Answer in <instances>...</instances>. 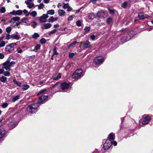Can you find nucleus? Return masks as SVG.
Wrapping results in <instances>:
<instances>
[{"label": "nucleus", "mask_w": 153, "mask_h": 153, "mask_svg": "<svg viewBox=\"0 0 153 153\" xmlns=\"http://www.w3.org/2000/svg\"><path fill=\"white\" fill-rule=\"evenodd\" d=\"M8 104L7 103L4 102L2 103V107L3 108H5L7 107Z\"/></svg>", "instance_id": "obj_46"}, {"label": "nucleus", "mask_w": 153, "mask_h": 153, "mask_svg": "<svg viewBox=\"0 0 153 153\" xmlns=\"http://www.w3.org/2000/svg\"><path fill=\"white\" fill-rule=\"evenodd\" d=\"M17 52L19 53H21L23 51L22 50H21V48L19 47L17 48Z\"/></svg>", "instance_id": "obj_54"}, {"label": "nucleus", "mask_w": 153, "mask_h": 153, "mask_svg": "<svg viewBox=\"0 0 153 153\" xmlns=\"http://www.w3.org/2000/svg\"><path fill=\"white\" fill-rule=\"evenodd\" d=\"M134 35V32L133 31H131L129 33L128 35V37H131V38L133 37Z\"/></svg>", "instance_id": "obj_45"}, {"label": "nucleus", "mask_w": 153, "mask_h": 153, "mask_svg": "<svg viewBox=\"0 0 153 153\" xmlns=\"http://www.w3.org/2000/svg\"><path fill=\"white\" fill-rule=\"evenodd\" d=\"M46 40L45 38H42L40 40V42L42 44H44L46 42Z\"/></svg>", "instance_id": "obj_36"}, {"label": "nucleus", "mask_w": 153, "mask_h": 153, "mask_svg": "<svg viewBox=\"0 0 153 153\" xmlns=\"http://www.w3.org/2000/svg\"><path fill=\"white\" fill-rule=\"evenodd\" d=\"M5 42L4 41H2L0 44V48L4 47L5 45Z\"/></svg>", "instance_id": "obj_39"}, {"label": "nucleus", "mask_w": 153, "mask_h": 153, "mask_svg": "<svg viewBox=\"0 0 153 153\" xmlns=\"http://www.w3.org/2000/svg\"><path fill=\"white\" fill-rule=\"evenodd\" d=\"M6 11V9L5 7H4L1 8L0 10V12L2 13H4Z\"/></svg>", "instance_id": "obj_44"}, {"label": "nucleus", "mask_w": 153, "mask_h": 153, "mask_svg": "<svg viewBox=\"0 0 153 153\" xmlns=\"http://www.w3.org/2000/svg\"><path fill=\"white\" fill-rule=\"evenodd\" d=\"M95 37V36L94 35H92L90 36L91 39L92 40H94V39Z\"/></svg>", "instance_id": "obj_61"}, {"label": "nucleus", "mask_w": 153, "mask_h": 153, "mask_svg": "<svg viewBox=\"0 0 153 153\" xmlns=\"http://www.w3.org/2000/svg\"><path fill=\"white\" fill-rule=\"evenodd\" d=\"M72 10V8L70 6H68V9L67 10L68 11H69L71 10Z\"/></svg>", "instance_id": "obj_60"}, {"label": "nucleus", "mask_w": 153, "mask_h": 153, "mask_svg": "<svg viewBox=\"0 0 153 153\" xmlns=\"http://www.w3.org/2000/svg\"><path fill=\"white\" fill-rule=\"evenodd\" d=\"M74 55L75 54L74 53H70L69 54V57L70 58H72Z\"/></svg>", "instance_id": "obj_57"}, {"label": "nucleus", "mask_w": 153, "mask_h": 153, "mask_svg": "<svg viewBox=\"0 0 153 153\" xmlns=\"http://www.w3.org/2000/svg\"><path fill=\"white\" fill-rule=\"evenodd\" d=\"M5 134V130L3 128L0 129V139L4 137Z\"/></svg>", "instance_id": "obj_17"}, {"label": "nucleus", "mask_w": 153, "mask_h": 153, "mask_svg": "<svg viewBox=\"0 0 153 153\" xmlns=\"http://www.w3.org/2000/svg\"><path fill=\"white\" fill-rule=\"evenodd\" d=\"M16 44L14 42L10 44V45H7L5 49V50L9 53H12L14 50V46H16Z\"/></svg>", "instance_id": "obj_4"}, {"label": "nucleus", "mask_w": 153, "mask_h": 153, "mask_svg": "<svg viewBox=\"0 0 153 153\" xmlns=\"http://www.w3.org/2000/svg\"><path fill=\"white\" fill-rule=\"evenodd\" d=\"M11 27H8L6 28V31L7 33H9L11 31Z\"/></svg>", "instance_id": "obj_35"}, {"label": "nucleus", "mask_w": 153, "mask_h": 153, "mask_svg": "<svg viewBox=\"0 0 153 153\" xmlns=\"http://www.w3.org/2000/svg\"><path fill=\"white\" fill-rule=\"evenodd\" d=\"M56 31L57 30H56L54 29L50 32L49 33V34L51 35L52 34H53L56 32Z\"/></svg>", "instance_id": "obj_50"}, {"label": "nucleus", "mask_w": 153, "mask_h": 153, "mask_svg": "<svg viewBox=\"0 0 153 153\" xmlns=\"http://www.w3.org/2000/svg\"><path fill=\"white\" fill-rule=\"evenodd\" d=\"M48 96L42 95L39 98L37 102L39 104H42L45 102L47 100Z\"/></svg>", "instance_id": "obj_7"}, {"label": "nucleus", "mask_w": 153, "mask_h": 153, "mask_svg": "<svg viewBox=\"0 0 153 153\" xmlns=\"http://www.w3.org/2000/svg\"><path fill=\"white\" fill-rule=\"evenodd\" d=\"M4 70L3 69H0V74H1L4 73Z\"/></svg>", "instance_id": "obj_63"}, {"label": "nucleus", "mask_w": 153, "mask_h": 153, "mask_svg": "<svg viewBox=\"0 0 153 153\" xmlns=\"http://www.w3.org/2000/svg\"><path fill=\"white\" fill-rule=\"evenodd\" d=\"M18 124V121H15L14 118L8 124V126L10 128L12 129L15 128Z\"/></svg>", "instance_id": "obj_8"}, {"label": "nucleus", "mask_w": 153, "mask_h": 153, "mask_svg": "<svg viewBox=\"0 0 153 153\" xmlns=\"http://www.w3.org/2000/svg\"><path fill=\"white\" fill-rule=\"evenodd\" d=\"M6 39L7 40H9L10 39H12V35H10L9 33H6Z\"/></svg>", "instance_id": "obj_34"}, {"label": "nucleus", "mask_w": 153, "mask_h": 153, "mask_svg": "<svg viewBox=\"0 0 153 153\" xmlns=\"http://www.w3.org/2000/svg\"><path fill=\"white\" fill-rule=\"evenodd\" d=\"M91 46L90 42L87 41L83 44V47L85 48H90Z\"/></svg>", "instance_id": "obj_15"}, {"label": "nucleus", "mask_w": 153, "mask_h": 153, "mask_svg": "<svg viewBox=\"0 0 153 153\" xmlns=\"http://www.w3.org/2000/svg\"><path fill=\"white\" fill-rule=\"evenodd\" d=\"M75 16L74 15H72L69 16L68 19V21H71L72 20L73 18Z\"/></svg>", "instance_id": "obj_51"}, {"label": "nucleus", "mask_w": 153, "mask_h": 153, "mask_svg": "<svg viewBox=\"0 0 153 153\" xmlns=\"http://www.w3.org/2000/svg\"><path fill=\"white\" fill-rule=\"evenodd\" d=\"M22 14V11L21 10H18L16 11V14L17 15H21Z\"/></svg>", "instance_id": "obj_37"}, {"label": "nucleus", "mask_w": 153, "mask_h": 153, "mask_svg": "<svg viewBox=\"0 0 153 153\" xmlns=\"http://www.w3.org/2000/svg\"><path fill=\"white\" fill-rule=\"evenodd\" d=\"M30 86L29 85H24L22 86V88L24 90H25L28 89L29 88Z\"/></svg>", "instance_id": "obj_32"}, {"label": "nucleus", "mask_w": 153, "mask_h": 153, "mask_svg": "<svg viewBox=\"0 0 153 153\" xmlns=\"http://www.w3.org/2000/svg\"><path fill=\"white\" fill-rule=\"evenodd\" d=\"M61 88L62 90L68 89L69 87V84L66 82H64L61 83L60 85Z\"/></svg>", "instance_id": "obj_10"}, {"label": "nucleus", "mask_w": 153, "mask_h": 153, "mask_svg": "<svg viewBox=\"0 0 153 153\" xmlns=\"http://www.w3.org/2000/svg\"><path fill=\"white\" fill-rule=\"evenodd\" d=\"M21 38L20 36L17 34H13L12 35V39H15L18 40Z\"/></svg>", "instance_id": "obj_21"}, {"label": "nucleus", "mask_w": 153, "mask_h": 153, "mask_svg": "<svg viewBox=\"0 0 153 153\" xmlns=\"http://www.w3.org/2000/svg\"><path fill=\"white\" fill-rule=\"evenodd\" d=\"M7 78L4 76H1L0 78L1 81L3 82H5L7 80Z\"/></svg>", "instance_id": "obj_26"}, {"label": "nucleus", "mask_w": 153, "mask_h": 153, "mask_svg": "<svg viewBox=\"0 0 153 153\" xmlns=\"http://www.w3.org/2000/svg\"><path fill=\"white\" fill-rule=\"evenodd\" d=\"M58 13L60 16H64L65 15V12L63 10L60 9L58 11Z\"/></svg>", "instance_id": "obj_20"}, {"label": "nucleus", "mask_w": 153, "mask_h": 153, "mask_svg": "<svg viewBox=\"0 0 153 153\" xmlns=\"http://www.w3.org/2000/svg\"><path fill=\"white\" fill-rule=\"evenodd\" d=\"M95 15L93 13H89L88 14V18L89 19H93L95 17Z\"/></svg>", "instance_id": "obj_23"}, {"label": "nucleus", "mask_w": 153, "mask_h": 153, "mask_svg": "<svg viewBox=\"0 0 153 153\" xmlns=\"http://www.w3.org/2000/svg\"><path fill=\"white\" fill-rule=\"evenodd\" d=\"M109 10L111 14H114V12L113 10L110 9Z\"/></svg>", "instance_id": "obj_59"}, {"label": "nucleus", "mask_w": 153, "mask_h": 153, "mask_svg": "<svg viewBox=\"0 0 153 153\" xmlns=\"http://www.w3.org/2000/svg\"><path fill=\"white\" fill-rule=\"evenodd\" d=\"M58 19V17H56L54 18L53 16H52L50 17L48 19V22H52L55 21L57 20Z\"/></svg>", "instance_id": "obj_19"}, {"label": "nucleus", "mask_w": 153, "mask_h": 153, "mask_svg": "<svg viewBox=\"0 0 153 153\" xmlns=\"http://www.w3.org/2000/svg\"><path fill=\"white\" fill-rule=\"evenodd\" d=\"M112 141L109 139H107L104 144L103 148L104 150L108 149L111 146Z\"/></svg>", "instance_id": "obj_6"}, {"label": "nucleus", "mask_w": 153, "mask_h": 153, "mask_svg": "<svg viewBox=\"0 0 153 153\" xmlns=\"http://www.w3.org/2000/svg\"><path fill=\"white\" fill-rule=\"evenodd\" d=\"M130 39H131V37H128V36H126L123 37V38H122L121 39V41L122 42L124 43L127 42Z\"/></svg>", "instance_id": "obj_16"}, {"label": "nucleus", "mask_w": 153, "mask_h": 153, "mask_svg": "<svg viewBox=\"0 0 153 153\" xmlns=\"http://www.w3.org/2000/svg\"><path fill=\"white\" fill-rule=\"evenodd\" d=\"M48 17V16L47 14H43L39 18V20L41 22H46L47 19Z\"/></svg>", "instance_id": "obj_9"}, {"label": "nucleus", "mask_w": 153, "mask_h": 153, "mask_svg": "<svg viewBox=\"0 0 153 153\" xmlns=\"http://www.w3.org/2000/svg\"><path fill=\"white\" fill-rule=\"evenodd\" d=\"M84 30L86 33H88L90 30V27L86 26L84 28Z\"/></svg>", "instance_id": "obj_42"}, {"label": "nucleus", "mask_w": 153, "mask_h": 153, "mask_svg": "<svg viewBox=\"0 0 153 153\" xmlns=\"http://www.w3.org/2000/svg\"><path fill=\"white\" fill-rule=\"evenodd\" d=\"M97 15L99 17H104L105 15V12L103 10L99 11L97 13Z\"/></svg>", "instance_id": "obj_13"}, {"label": "nucleus", "mask_w": 153, "mask_h": 153, "mask_svg": "<svg viewBox=\"0 0 153 153\" xmlns=\"http://www.w3.org/2000/svg\"><path fill=\"white\" fill-rule=\"evenodd\" d=\"M78 42L76 41H75L72 43H71L70 45H71V47H74L76 44Z\"/></svg>", "instance_id": "obj_55"}, {"label": "nucleus", "mask_w": 153, "mask_h": 153, "mask_svg": "<svg viewBox=\"0 0 153 153\" xmlns=\"http://www.w3.org/2000/svg\"><path fill=\"white\" fill-rule=\"evenodd\" d=\"M10 58H8L7 61L3 64V68L5 69L7 71H10L11 70L10 67H13L15 64L14 61L10 62Z\"/></svg>", "instance_id": "obj_1"}, {"label": "nucleus", "mask_w": 153, "mask_h": 153, "mask_svg": "<svg viewBox=\"0 0 153 153\" xmlns=\"http://www.w3.org/2000/svg\"><path fill=\"white\" fill-rule=\"evenodd\" d=\"M131 1L130 0L126 1L121 4V7L124 8H126L127 6L130 7L131 6Z\"/></svg>", "instance_id": "obj_11"}, {"label": "nucleus", "mask_w": 153, "mask_h": 153, "mask_svg": "<svg viewBox=\"0 0 153 153\" xmlns=\"http://www.w3.org/2000/svg\"><path fill=\"white\" fill-rule=\"evenodd\" d=\"M76 25L78 27H80L81 26V22L79 20H78L76 22Z\"/></svg>", "instance_id": "obj_52"}, {"label": "nucleus", "mask_w": 153, "mask_h": 153, "mask_svg": "<svg viewBox=\"0 0 153 153\" xmlns=\"http://www.w3.org/2000/svg\"><path fill=\"white\" fill-rule=\"evenodd\" d=\"M51 26V25L50 23H47L46 24H44L43 25V27H42L43 29H47L50 28Z\"/></svg>", "instance_id": "obj_18"}, {"label": "nucleus", "mask_w": 153, "mask_h": 153, "mask_svg": "<svg viewBox=\"0 0 153 153\" xmlns=\"http://www.w3.org/2000/svg\"><path fill=\"white\" fill-rule=\"evenodd\" d=\"M10 13L13 15H16V11L14 10L12 12H11Z\"/></svg>", "instance_id": "obj_56"}, {"label": "nucleus", "mask_w": 153, "mask_h": 153, "mask_svg": "<svg viewBox=\"0 0 153 153\" xmlns=\"http://www.w3.org/2000/svg\"><path fill=\"white\" fill-rule=\"evenodd\" d=\"M138 17L140 19H144L146 17H145L143 13L142 12H140L138 14Z\"/></svg>", "instance_id": "obj_25"}, {"label": "nucleus", "mask_w": 153, "mask_h": 153, "mask_svg": "<svg viewBox=\"0 0 153 153\" xmlns=\"http://www.w3.org/2000/svg\"><path fill=\"white\" fill-rule=\"evenodd\" d=\"M104 61L103 57L99 56L96 57L94 59V63L96 65L100 64L102 63Z\"/></svg>", "instance_id": "obj_5"}, {"label": "nucleus", "mask_w": 153, "mask_h": 153, "mask_svg": "<svg viewBox=\"0 0 153 153\" xmlns=\"http://www.w3.org/2000/svg\"><path fill=\"white\" fill-rule=\"evenodd\" d=\"M56 47H54L53 49V55H57L58 54V53L56 51Z\"/></svg>", "instance_id": "obj_38"}, {"label": "nucleus", "mask_w": 153, "mask_h": 153, "mask_svg": "<svg viewBox=\"0 0 153 153\" xmlns=\"http://www.w3.org/2000/svg\"><path fill=\"white\" fill-rule=\"evenodd\" d=\"M63 5L62 6L63 8L64 9H66L69 6V4L68 3L67 4H65L64 3H63Z\"/></svg>", "instance_id": "obj_43"}, {"label": "nucleus", "mask_w": 153, "mask_h": 153, "mask_svg": "<svg viewBox=\"0 0 153 153\" xmlns=\"http://www.w3.org/2000/svg\"><path fill=\"white\" fill-rule=\"evenodd\" d=\"M151 120L150 117L149 116H147L143 118L142 123L143 124L146 125L148 124Z\"/></svg>", "instance_id": "obj_12"}, {"label": "nucleus", "mask_w": 153, "mask_h": 153, "mask_svg": "<svg viewBox=\"0 0 153 153\" xmlns=\"http://www.w3.org/2000/svg\"><path fill=\"white\" fill-rule=\"evenodd\" d=\"M39 34L37 33H35L32 36V38L33 39H36L39 37Z\"/></svg>", "instance_id": "obj_27"}, {"label": "nucleus", "mask_w": 153, "mask_h": 153, "mask_svg": "<svg viewBox=\"0 0 153 153\" xmlns=\"http://www.w3.org/2000/svg\"><path fill=\"white\" fill-rule=\"evenodd\" d=\"M61 74H60L59 73L58 74V75H57V76L56 77H54L53 79V80H58V79H60L61 78Z\"/></svg>", "instance_id": "obj_33"}, {"label": "nucleus", "mask_w": 153, "mask_h": 153, "mask_svg": "<svg viewBox=\"0 0 153 153\" xmlns=\"http://www.w3.org/2000/svg\"><path fill=\"white\" fill-rule=\"evenodd\" d=\"M7 71H5L4 73V75L5 76H9L10 75V72Z\"/></svg>", "instance_id": "obj_40"}, {"label": "nucleus", "mask_w": 153, "mask_h": 153, "mask_svg": "<svg viewBox=\"0 0 153 153\" xmlns=\"http://www.w3.org/2000/svg\"><path fill=\"white\" fill-rule=\"evenodd\" d=\"M109 137L110 139L112 140H113L115 139V136L114 134L113 133H111L109 136Z\"/></svg>", "instance_id": "obj_28"}, {"label": "nucleus", "mask_w": 153, "mask_h": 153, "mask_svg": "<svg viewBox=\"0 0 153 153\" xmlns=\"http://www.w3.org/2000/svg\"><path fill=\"white\" fill-rule=\"evenodd\" d=\"M37 25V23L35 21L33 22V24L31 25V26L34 28H35Z\"/></svg>", "instance_id": "obj_41"}, {"label": "nucleus", "mask_w": 153, "mask_h": 153, "mask_svg": "<svg viewBox=\"0 0 153 153\" xmlns=\"http://www.w3.org/2000/svg\"><path fill=\"white\" fill-rule=\"evenodd\" d=\"M4 54L1 53H0V59H3L4 58Z\"/></svg>", "instance_id": "obj_58"}, {"label": "nucleus", "mask_w": 153, "mask_h": 153, "mask_svg": "<svg viewBox=\"0 0 153 153\" xmlns=\"http://www.w3.org/2000/svg\"><path fill=\"white\" fill-rule=\"evenodd\" d=\"M83 76L82 70L81 69H78L73 73L72 77L73 79H78L81 78Z\"/></svg>", "instance_id": "obj_3"}, {"label": "nucleus", "mask_w": 153, "mask_h": 153, "mask_svg": "<svg viewBox=\"0 0 153 153\" xmlns=\"http://www.w3.org/2000/svg\"><path fill=\"white\" fill-rule=\"evenodd\" d=\"M41 45L39 44H37L35 47L34 49L31 50V51H34L35 52H37L38 50L40 48Z\"/></svg>", "instance_id": "obj_22"}, {"label": "nucleus", "mask_w": 153, "mask_h": 153, "mask_svg": "<svg viewBox=\"0 0 153 153\" xmlns=\"http://www.w3.org/2000/svg\"><path fill=\"white\" fill-rule=\"evenodd\" d=\"M47 14H50L51 15H53L54 13V11L53 10H49L47 12Z\"/></svg>", "instance_id": "obj_30"}, {"label": "nucleus", "mask_w": 153, "mask_h": 153, "mask_svg": "<svg viewBox=\"0 0 153 153\" xmlns=\"http://www.w3.org/2000/svg\"><path fill=\"white\" fill-rule=\"evenodd\" d=\"M61 84H60L59 82H58L54 85L52 87V89H54L55 88H59V87H60V85Z\"/></svg>", "instance_id": "obj_24"}, {"label": "nucleus", "mask_w": 153, "mask_h": 153, "mask_svg": "<svg viewBox=\"0 0 153 153\" xmlns=\"http://www.w3.org/2000/svg\"><path fill=\"white\" fill-rule=\"evenodd\" d=\"M19 87H21V83L19 82L18 81V82L16 84Z\"/></svg>", "instance_id": "obj_62"}, {"label": "nucleus", "mask_w": 153, "mask_h": 153, "mask_svg": "<svg viewBox=\"0 0 153 153\" xmlns=\"http://www.w3.org/2000/svg\"><path fill=\"white\" fill-rule=\"evenodd\" d=\"M112 19L111 18H109L107 19L106 22L107 23L110 24L112 22Z\"/></svg>", "instance_id": "obj_47"}, {"label": "nucleus", "mask_w": 153, "mask_h": 153, "mask_svg": "<svg viewBox=\"0 0 153 153\" xmlns=\"http://www.w3.org/2000/svg\"><path fill=\"white\" fill-rule=\"evenodd\" d=\"M28 21V20L26 18H23L22 19V22L24 23H27Z\"/></svg>", "instance_id": "obj_48"}, {"label": "nucleus", "mask_w": 153, "mask_h": 153, "mask_svg": "<svg viewBox=\"0 0 153 153\" xmlns=\"http://www.w3.org/2000/svg\"><path fill=\"white\" fill-rule=\"evenodd\" d=\"M30 16L33 17H35L37 15V12L35 11L30 12Z\"/></svg>", "instance_id": "obj_29"}, {"label": "nucleus", "mask_w": 153, "mask_h": 153, "mask_svg": "<svg viewBox=\"0 0 153 153\" xmlns=\"http://www.w3.org/2000/svg\"><path fill=\"white\" fill-rule=\"evenodd\" d=\"M20 19L19 17H14L11 19L10 21L9 22L11 23H14L15 22L19 21Z\"/></svg>", "instance_id": "obj_14"}, {"label": "nucleus", "mask_w": 153, "mask_h": 153, "mask_svg": "<svg viewBox=\"0 0 153 153\" xmlns=\"http://www.w3.org/2000/svg\"><path fill=\"white\" fill-rule=\"evenodd\" d=\"M44 6V5L42 3H41L38 6V8L39 9H42Z\"/></svg>", "instance_id": "obj_49"}, {"label": "nucleus", "mask_w": 153, "mask_h": 153, "mask_svg": "<svg viewBox=\"0 0 153 153\" xmlns=\"http://www.w3.org/2000/svg\"><path fill=\"white\" fill-rule=\"evenodd\" d=\"M38 107V104H32L27 107V111L28 113H30L31 114H34L37 111Z\"/></svg>", "instance_id": "obj_2"}, {"label": "nucleus", "mask_w": 153, "mask_h": 153, "mask_svg": "<svg viewBox=\"0 0 153 153\" xmlns=\"http://www.w3.org/2000/svg\"><path fill=\"white\" fill-rule=\"evenodd\" d=\"M112 144H113L114 146H116L117 145V143L116 141L112 142Z\"/></svg>", "instance_id": "obj_64"}, {"label": "nucleus", "mask_w": 153, "mask_h": 153, "mask_svg": "<svg viewBox=\"0 0 153 153\" xmlns=\"http://www.w3.org/2000/svg\"><path fill=\"white\" fill-rule=\"evenodd\" d=\"M34 6V4L33 3H30L27 6L28 7L30 8L31 9Z\"/></svg>", "instance_id": "obj_53"}, {"label": "nucleus", "mask_w": 153, "mask_h": 153, "mask_svg": "<svg viewBox=\"0 0 153 153\" xmlns=\"http://www.w3.org/2000/svg\"><path fill=\"white\" fill-rule=\"evenodd\" d=\"M20 96L19 95H17L14 97H13L12 99V101L13 102H15L16 100H18Z\"/></svg>", "instance_id": "obj_31"}]
</instances>
